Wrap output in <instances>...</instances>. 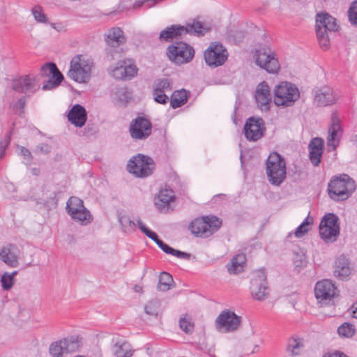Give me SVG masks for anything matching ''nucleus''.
<instances>
[{
	"instance_id": "obj_14",
	"label": "nucleus",
	"mask_w": 357,
	"mask_h": 357,
	"mask_svg": "<svg viewBox=\"0 0 357 357\" xmlns=\"http://www.w3.org/2000/svg\"><path fill=\"white\" fill-rule=\"evenodd\" d=\"M266 130L265 122L261 117L248 118L243 127L245 137L249 142L259 140L264 136Z\"/></svg>"
},
{
	"instance_id": "obj_40",
	"label": "nucleus",
	"mask_w": 357,
	"mask_h": 357,
	"mask_svg": "<svg viewBox=\"0 0 357 357\" xmlns=\"http://www.w3.org/2000/svg\"><path fill=\"white\" fill-rule=\"evenodd\" d=\"M337 333L341 337H351L355 333V328L354 325L349 323H344L338 327Z\"/></svg>"
},
{
	"instance_id": "obj_44",
	"label": "nucleus",
	"mask_w": 357,
	"mask_h": 357,
	"mask_svg": "<svg viewBox=\"0 0 357 357\" xmlns=\"http://www.w3.org/2000/svg\"><path fill=\"white\" fill-rule=\"evenodd\" d=\"M338 220V217L336 215L328 213L324 216L320 224H324L326 227H336V226H340Z\"/></svg>"
},
{
	"instance_id": "obj_3",
	"label": "nucleus",
	"mask_w": 357,
	"mask_h": 357,
	"mask_svg": "<svg viewBox=\"0 0 357 357\" xmlns=\"http://www.w3.org/2000/svg\"><path fill=\"white\" fill-rule=\"evenodd\" d=\"M355 189L354 181L347 174L333 177L328 185V195L335 201L346 200Z\"/></svg>"
},
{
	"instance_id": "obj_50",
	"label": "nucleus",
	"mask_w": 357,
	"mask_h": 357,
	"mask_svg": "<svg viewBox=\"0 0 357 357\" xmlns=\"http://www.w3.org/2000/svg\"><path fill=\"white\" fill-rule=\"evenodd\" d=\"M119 221L121 226L126 229L128 228V227H130L131 228H133L135 226V222L131 220L129 217L126 215H119Z\"/></svg>"
},
{
	"instance_id": "obj_21",
	"label": "nucleus",
	"mask_w": 357,
	"mask_h": 357,
	"mask_svg": "<svg viewBox=\"0 0 357 357\" xmlns=\"http://www.w3.org/2000/svg\"><path fill=\"white\" fill-rule=\"evenodd\" d=\"M137 68L130 60L119 61L111 70V75L116 79L130 80L137 73Z\"/></svg>"
},
{
	"instance_id": "obj_18",
	"label": "nucleus",
	"mask_w": 357,
	"mask_h": 357,
	"mask_svg": "<svg viewBox=\"0 0 357 357\" xmlns=\"http://www.w3.org/2000/svg\"><path fill=\"white\" fill-rule=\"evenodd\" d=\"M12 89L20 93L33 94L39 89L33 75H25L14 78L12 82Z\"/></svg>"
},
{
	"instance_id": "obj_46",
	"label": "nucleus",
	"mask_w": 357,
	"mask_h": 357,
	"mask_svg": "<svg viewBox=\"0 0 357 357\" xmlns=\"http://www.w3.org/2000/svg\"><path fill=\"white\" fill-rule=\"evenodd\" d=\"M349 20L351 24L357 26V0L354 1L348 10Z\"/></svg>"
},
{
	"instance_id": "obj_23",
	"label": "nucleus",
	"mask_w": 357,
	"mask_h": 357,
	"mask_svg": "<svg viewBox=\"0 0 357 357\" xmlns=\"http://www.w3.org/2000/svg\"><path fill=\"white\" fill-rule=\"evenodd\" d=\"M337 99L334 90L329 86H325L314 91V101L317 106L331 105Z\"/></svg>"
},
{
	"instance_id": "obj_37",
	"label": "nucleus",
	"mask_w": 357,
	"mask_h": 357,
	"mask_svg": "<svg viewBox=\"0 0 357 357\" xmlns=\"http://www.w3.org/2000/svg\"><path fill=\"white\" fill-rule=\"evenodd\" d=\"M172 90L171 83L169 79L163 78L156 79L153 83V92L165 93Z\"/></svg>"
},
{
	"instance_id": "obj_31",
	"label": "nucleus",
	"mask_w": 357,
	"mask_h": 357,
	"mask_svg": "<svg viewBox=\"0 0 357 357\" xmlns=\"http://www.w3.org/2000/svg\"><path fill=\"white\" fill-rule=\"evenodd\" d=\"M319 234L321 238L326 243H332L337 240L340 234V226L336 227H326L324 224L319 225Z\"/></svg>"
},
{
	"instance_id": "obj_9",
	"label": "nucleus",
	"mask_w": 357,
	"mask_h": 357,
	"mask_svg": "<svg viewBox=\"0 0 357 357\" xmlns=\"http://www.w3.org/2000/svg\"><path fill=\"white\" fill-rule=\"evenodd\" d=\"M154 169L153 160L142 154L132 156L127 165L128 171L137 178H145L151 175Z\"/></svg>"
},
{
	"instance_id": "obj_51",
	"label": "nucleus",
	"mask_w": 357,
	"mask_h": 357,
	"mask_svg": "<svg viewBox=\"0 0 357 357\" xmlns=\"http://www.w3.org/2000/svg\"><path fill=\"white\" fill-rule=\"evenodd\" d=\"M154 100L155 102L160 104H166L169 100V97L165 94V93H156L153 92Z\"/></svg>"
},
{
	"instance_id": "obj_59",
	"label": "nucleus",
	"mask_w": 357,
	"mask_h": 357,
	"mask_svg": "<svg viewBox=\"0 0 357 357\" xmlns=\"http://www.w3.org/2000/svg\"><path fill=\"white\" fill-rule=\"evenodd\" d=\"M135 291L136 292H139L140 291H142V287H139V286L136 285V286L135 287Z\"/></svg>"
},
{
	"instance_id": "obj_60",
	"label": "nucleus",
	"mask_w": 357,
	"mask_h": 357,
	"mask_svg": "<svg viewBox=\"0 0 357 357\" xmlns=\"http://www.w3.org/2000/svg\"><path fill=\"white\" fill-rule=\"evenodd\" d=\"M17 271H13L11 274H8V275H12V280L14 282V276L17 275Z\"/></svg>"
},
{
	"instance_id": "obj_43",
	"label": "nucleus",
	"mask_w": 357,
	"mask_h": 357,
	"mask_svg": "<svg viewBox=\"0 0 357 357\" xmlns=\"http://www.w3.org/2000/svg\"><path fill=\"white\" fill-rule=\"evenodd\" d=\"M160 305V301L158 300H152L145 305L144 311L150 316L157 317L158 314Z\"/></svg>"
},
{
	"instance_id": "obj_1",
	"label": "nucleus",
	"mask_w": 357,
	"mask_h": 357,
	"mask_svg": "<svg viewBox=\"0 0 357 357\" xmlns=\"http://www.w3.org/2000/svg\"><path fill=\"white\" fill-rule=\"evenodd\" d=\"M268 181L274 186H280L287 178L285 160L277 152L271 153L266 161Z\"/></svg>"
},
{
	"instance_id": "obj_8",
	"label": "nucleus",
	"mask_w": 357,
	"mask_h": 357,
	"mask_svg": "<svg viewBox=\"0 0 357 357\" xmlns=\"http://www.w3.org/2000/svg\"><path fill=\"white\" fill-rule=\"evenodd\" d=\"M255 63L268 73L276 74L280 69L277 55L268 46L260 47L254 54Z\"/></svg>"
},
{
	"instance_id": "obj_49",
	"label": "nucleus",
	"mask_w": 357,
	"mask_h": 357,
	"mask_svg": "<svg viewBox=\"0 0 357 357\" xmlns=\"http://www.w3.org/2000/svg\"><path fill=\"white\" fill-rule=\"evenodd\" d=\"M294 264L296 268H301L306 265V257L304 254L296 253L294 257Z\"/></svg>"
},
{
	"instance_id": "obj_2",
	"label": "nucleus",
	"mask_w": 357,
	"mask_h": 357,
	"mask_svg": "<svg viewBox=\"0 0 357 357\" xmlns=\"http://www.w3.org/2000/svg\"><path fill=\"white\" fill-rule=\"evenodd\" d=\"M94 63L92 59L77 55L70 61L68 77L79 83H87L91 78Z\"/></svg>"
},
{
	"instance_id": "obj_32",
	"label": "nucleus",
	"mask_w": 357,
	"mask_h": 357,
	"mask_svg": "<svg viewBox=\"0 0 357 357\" xmlns=\"http://www.w3.org/2000/svg\"><path fill=\"white\" fill-rule=\"evenodd\" d=\"M245 263V256L244 255H237L234 256L229 264L227 265V270L229 273H238L243 271V265Z\"/></svg>"
},
{
	"instance_id": "obj_39",
	"label": "nucleus",
	"mask_w": 357,
	"mask_h": 357,
	"mask_svg": "<svg viewBox=\"0 0 357 357\" xmlns=\"http://www.w3.org/2000/svg\"><path fill=\"white\" fill-rule=\"evenodd\" d=\"M31 14L38 23L47 24L48 18L40 5H36L31 8Z\"/></svg>"
},
{
	"instance_id": "obj_30",
	"label": "nucleus",
	"mask_w": 357,
	"mask_h": 357,
	"mask_svg": "<svg viewBox=\"0 0 357 357\" xmlns=\"http://www.w3.org/2000/svg\"><path fill=\"white\" fill-rule=\"evenodd\" d=\"M106 43L112 47H118L126 42L123 31L119 27H113L109 30L105 38Z\"/></svg>"
},
{
	"instance_id": "obj_34",
	"label": "nucleus",
	"mask_w": 357,
	"mask_h": 357,
	"mask_svg": "<svg viewBox=\"0 0 357 357\" xmlns=\"http://www.w3.org/2000/svg\"><path fill=\"white\" fill-rule=\"evenodd\" d=\"M188 98V96L185 90L174 91L171 97L170 105L174 109L180 107L187 102Z\"/></svg>"
},
{
	"instance_id": "obj_38",
	"label": "nucleus",
	"mask_w": 357,
	"mask_h": 357,
	"mask_svg": "<svg viewBox=\"0 0 357 357\" xmlns=\"http://www.w3.org/2000/svg\"><path fill=\"white\" fill-rule=\"evenodd\" d=\"M114 348V354L116 357H131L132 356L130 345L127 342H123L121 344H116Z\"/></svg>"
},
{
	"instance_id": "obj_55",
	"label": "nucleus",
	"mask_w": 357,
	"mask_h": 357,
	"mask_svg": "<svg viewBox=\"0 0 357 357\" xmlns=\"http://www.w3.org/2000/svg\"><path fill=\"white\" fill-rule=\"evenodd\" d=\"M20 154L24 159H28L29 162L32 160V155L30 151L24 146H21L20 148Z\"/></svg>"
},
{
	"instance_id": "obj_26",
	"label": "nucleus",
	"mask_w": 357,
	"mask_h": 357,
	"mask_svg": "<svg viewBox=\"0 0 357 357\" xmlns=\"http://www.w3.org/2000/svg\"><path fill=\"white\" fill-rule=\"evenodd\" d=\"M67 116L68 121L76 127L81 128L87 120V112L82 105L75 104L70 109Z\"/></svg>"
},
{
	"instance_id": "obj_13",
	"label": "nucleus",
	"mask_w": 357,
	"mask_h": 357,
	"mask_svg": "<svg viewBox=\"0 0 357 357\" xmlns=\"http://www.w3.org/2000/svg\"><path fill=\"white\" fill-rule=\"evenodd\" d=\"M129 132L135 140L146 139L151 135L152 123L148 118L138 116L130 123Z\"/></svg>"
},
{
	"instance_id": "obj_52",
	"label": "nucleus",
	"mask_w": 357,
	"mask_h": 357,
	"mask_svg": "<svg viewBox=\"0 0 357 357\" xmlns=\"http://www.w3.org/2000/svg\"><path fill=\"white\" fill-rule=\"evenodd\" d=\"M51 149V146L45 143L39 144L36 147V151L42 154H47L50 153Z\"/></svg>"
},
{
	"instance_id": "obj_16",
	"label": "nucleus",
	"mask_w": 357,
	"mask_h": 357,
	"mask_svg": "<svg viewBox=\"0 0 357 357\" xmlns=\"http://www.w3.org/2000/svg\"><path fill=\"white\" fill-rule=\"evenodd\" d=\"M336 291L337 287L331 280H322L315 284V298L321 305L329 304L337 294Z\"/></svg>"
},
{
	"instance_id": "obj_6",
	"label": "nucleus",
	"mask_w": 357,
	"mask_h": 357,
	"mask_svg": "<svg viewBox=\"0 0 357 357\" xmlns=\"http://www.w3.org/2000/svg\"><path fill=\"white\" fill-rule=\"evenodd\" d=\"M221 225L222 222L216 216H203L192 220L189 229L196 237L206 238L215 233Z\"/></svg>"
},
{
	"instance_id": "obj_5",
	"label": "nucleus",
	"mask_w": 357,
	"mask_h": 357,
	"mask_svg": "<svg viewBox=\"0 0 357 357\" xmlns=\"http://www.w3.org/2000/svg\"><path fill=\"white\" fill-rule=\"evenodd\" d=\"M336 19L326 13H319L316 16V34L321 48L328 49L330 46L328 33L337 31Z\"/></svg>"
},
{
	"instance_id": "obj_35",
	"label": "nucleus",
	"mask_w": 357,
	"mask_h": 357,
	"mask_svg": "<svg viewBox=\"0 0 357 357\" xmlns=\"http://www.w3.org/2000/svg\"><path fill=\"white\" fill-rule=\"evenodd\" d=\"M303 341L301 338L291 337L288 340L287 351L291 356L299 355L303 349Z\"/></svg>"
},
{
	"instance_id": "obj_22",
	"label": "nucleus",
	"mask_w": 357,
	"mask_h": 357,
	"mask_svg": "<svg viewBox=\"0 0 357 357\" xmlns=\"http://www.w3.org/2000/svg\"><path fill=\"white\" fill-rule=\"evenodd\" d=\"M255 98L257 106L261 111H269L272 101V96L271 93V89L265 81L260 82L257 85L255 91Z\"/></svg>"
},
{
	"instance_id": "obj_24",
	"label": "nucleus",
	"mask_w": 357,
	"mask_h": 357,
	"mask_svg": "<svg viewBox=\"0 0 357 357\" xmlns=\"http://www.w3.org/2000/svg\"><path fill=\"white\" fill-rule=\"evenodd\" d=\"M354 271L353 264L349 258L344 255H341L335 261L334 266V275L335 277L340 279H347Z\"/></svg>"
},
{
	"instance_id": "obj_11",
	"label": "nucleus",
	"mask_w": 357,
	"mask_h": 357,
	"mask_svg": "<svg viewBox=\"0 0 357 357\" xmlns=\"http://www.w3.org/2000/svg\"><path fill=\"white\" fill-rule=\"evenodd\" d=\"M66 211L72 219L82 225H86L93 220V217L90 211L84 207L83 201L77 197H70L66 204Z\"/></svg>"
},
{
	"instance_id": "obj_58",
	"label": "nucleus",
	"mask_w": 357,
	"mask_h": 357,
	"mask_svg": "<svg viewBox=\"0 0 357 357\" xmlns=\"http://www.w3.org/2000/svg\"><path fill=\"white\" fill-rule=\"evenodd\" d=\"M31 172L34 175H38L39 172H40V170L38 169H36V168H33L31 169Z\"/></svg>"
},
{
	"instance_id": "obj_7",
	"label": "nucleus",
	"mask_w": 357,
	"mask_h": 357,
	"mask_svg": "<svg viewBox=\"0 0 357 357\" xmlns=\"http://www.w3.org/2000/svg\"><path fill=\"white\" fill-rule=\"evenodd\" d=\"M299 97L298 88L290 82H281L274 89V102L278 106H292Z\"/></svg>"
},
{
	"instance_id": "obj_20",
	"label": "nucleus",
	"mask_w": 357,
	"mask_h": 357,
	"mask_svg": "<svg viewBox=\"0 0 357 357\" xmlns=\"http://www.w3.org/2000/svg\"><path fill=\"white\" fill-rule=\"evenodd\" d=\"M79 347V342L73 337L64 338L51 344L50 354L53 357H61L65 354L75 351Z\"/></svg>"
},
{
	"instance_id": "obj_36",
	"label": "nucleus",
	"mask_w": 357,
	"mask_h": 357,
	"mask_svg": "<svg viewBox=\"0 0 357 357\" xmlns=\"http://www.w3.org/2000/svg\"><path fill=\"white\" fill-rule=\"evenodd\" d=\"M173 282L172 276L169 273L162 272L159 276V282L157 288L159 291H166L170 289Z\"/></svg>"
},
{
	"instance_id": "obj_41",
	"label": "nucleus",
	"mask_w": 357,
	"mask_h": 357,
	"mask_svg": "<svg viewBox=\"0 0 357 357\" xmlns=\"http://www.w3.org/2000/svg\"><path fill=\"white\" fill-rule=\"evenodd\" d=\"M137 226L139 229L143 232L146 236L153 240L156 244L160 241L158 238L157 234L149 228H147L145 225L142 222L140 218L137 220Z\"/></svg>"
},
{
	"instance_id": "obj_4",
	"label": "nucleus",
	"mask_w": 357,
	"mask_h": 357,
	"mask_svg": "<svg viewBox=\"0 0 357 357\" xmlns=\"http://www.w3.org/2000/svg\"><path fill=\"white\" fill-rule=\"evenodd\" d=\"M208 31L202 23L194 20L192 24H187L186 26L171 25L167 27L160 32L159 38L161 41L168 42L187 33L197 36H204Z\"/></svg>"
},
{
	"instance_id": "obj_54",
	"label": "nucleus",
	"mask_w": 357,
	"mask_h": 357,
	"mask_svg": "<svg viewBox=\"0 0 357 357\" xmlns=\"http://www.w3.org/2000/svg\"><path fill=\"white\" fill-rule=\"evenodd\" d=\"M26 104V100L24 97H22L20 98L17 102L14 105V109L16 112H18V111H20V114L23 112V109L24 108Z\"/></svg>"
},
{
	"instance_id": "obj_42",
	"label": "nucleus",
	"mask_w": 357,
	"mask_h": 357,
	"mask_svg": "<svg viewBox=\"0 0 357 357\" xmlns=\"http://www.w3.org/2000/svg\"><path fill=\"white\" fill-rule=\"evenodd\" d=\"M179 326L185 333H191L194 330V323L187 314L180 318Z\"/></svg>"
},
{
	"instance_id": "obj_45",
	"label": "nucleus",
	"mask_w": 357,
	"mask_h": 357,
	"mask_svg": "<svg viewBox=\"0 0 357 357\" xmlns=\"http://www.w3.org/2000/svg\"><path fill=\"white\" fill-rule=\"evenodd\" d=\"M312 222V220L310 221L309 218H306L304 221L296 229L295 236L298 238L303 236L309 231V226Z\"/></svg>"
},
{
	"instance_id": "obj_33",
	"label": "nucleus",
	"mask_w": 357,
	"mask_h": 357,
	"mask_svg": "<svg viewBox=\"0 0 357 357\" xmlns=\"http://www.w3.org/2000/svg\"><path fill=\"white\" fill-rule=\"evenodd\" d=\"M157 245L158 247L165 253L174 255L179 259H183L185 260H189L191 257V255L190 253H187L178 250H176L169 245L164 243L162 240H160Z\"/></svg>"
},
{
	"instance_id": "obj_56",
	"label": "nucleus",
	"mask_w": 357,
	"mask_h": 357,
	"mask_svg": "<svg viewBox=\"0 0 357 357\" xmlns=\"http://www.w3.org/2000/svg\"><path fill=\"white\" fill-rule=\"evenodd\" d=\"M324 357H347L344 353L340 351H335L333 354H328L324 356Z\"/></svg>"
},
{
	"instance_id": "obj_29",
	"label": "nucleus",
	"mask_w": 357,
	"mask_h": 357,
	"mask_svg": "<svg viewBox=\"0 0 357 357\" xmlns=\"http://www.w3.org/2000/svg\"><path fill=\"white\" fill-rule=\"evenodd\" d=\"M174 199V192L171 189H162L155 199V204L159 210L168 208L169 203Z\"/></svg>"
},
{
	"instance_id": "obj_48",
	"label": "nucleus",
	"mask_w": 357,
	"mask_h": 357,
	"mask_svg": "<svg viewBox=\"0 0 357 357\" xmlns=\"http://www.w3.org/2000/svg\"><path fill=\"white\" fill-rule=\"evenodd\" d=\"M2 288L4 290H9L13 285L14 282L12 280V275H8V273H4L1 278Z\"/></svg>"
},
{
	"instance_id": "obj_53",
	"label": "nucleus",
	"mask_w": 357,
	"mask_h": 357,
	"mask_svg": "<svg viewBox=\"0 0 357 357\" xmlns=\"http://www.w3.org/2000/svg\"><path fill=\"white\" fill-rule=\"evenodd\" d=\"M10 136L7 135L6 138L0 142V158L4 155L6 147L10 144Z\"/></svg>"
},
{
	"instance_id": "obj_25",
	"label": "nucleus",
	"mask_w": 357,
	"mask_h": 357,
	"mask_svg": "<svg viewBox=\"0 0 357 357\" xmlns=\"http://www.w3.org/2000/svg\"><path fill=\"white\" fill-rule=\"evenodd\" d=\"M0 259L9 267H17L19 265L17 247L10 243L3 245L0 248Z\"/></svg>"
},
{
	"instance_id": "obj_12",
	"label": "nucleus",
	"mask_w": 357,
	"mask_h": 357,
	"mask_svg": "<svg viewBox=\"0 0 357 357\" xmlns=\"http://www.w3.org/2000/svg\"><path fill=\"white\" fill-rule=\"evenodd\" d=\"M241 323V317L235 312L225 310L216 318L215 326L217 331L220 333H231L236 331Z\"/></svg>"
},
{
	"instance_id": "obj_15",
	"label": "nucleus",
	"mask_w": 357,
	"mask_h": 357,
	"mask_svg": "<svg viewBox=\"0 0 357 357\" xmlns=\"http://www.w3.org/2000/svg\"><path fill=\"white\" fill-rule=\"evenodd\" d=\"M250 283L252 296L255 299L262 301L268 297L269 288L267 285L266 275L264 269L255 271Z\"/></svg>"
},
{
	"instance_id": "obj_19",
	"label": "nucleus",
	"mask_w": 357,
	"mask_h": 357,
	"mask_svg": "<svg viewBox=\"0 0 357 357\" xmlns=\"http://www.w3.org/2000/svg\"><path fill=\"white\" fill-rule=\"evenodd\" d=\"M43 76L50 77V79L43 84V90L53 89L60 85L63 79V75L58 69L54 63H47L41 67Z\"/></svg>"
},
{
	"instance_id": "obj_61",
	"label": "nucleus",
	"mask_w": 357,
	"mask_h": 357,
	"mask_svg": "<svg viewBox=\"0 0 357 357\" xmlns=\"http://www.w3.org/2000/svg\"><path fill=\"white\" fill-rule=\"evenodd\" d=\"M119 92L122 94H124L126 93V91L125 89H121Z\"/></svg>"
},
{
	"instance_id": "obj_28",
	"label": "nucleus",
	"mask_w": 357,
	"mask_h": 357,
	"mask_svg": "<svg viewBox=\"0 0 357 357\" xmlns=\"http://www.w3.org/2000/svg\"><path fill=\"white\" fill-rule=\"evenodd\" d=\"M332 123L328 129V145L333 146L335 149L338 144L339 136L342 132L340 120L337 112L332 114Z\"/></svg>"
},
{
	"instance_id": "obj_47",
	"label": "nucleus",
	"mask_w": 357,
	"mask_h": 357,
	"mask_svg": "<svg viewBox=\"0 0 357 357\" xmlns=\"http://www.w3.org/2000/svg\"><path fill=\"white\" fill-rule=\"evenodd\" d=\"M162 1L163 0H136L133 5V8H138L143 5H146V7L149 8Z\"/></svg>"
},
{
	"instance_id": "obj_27",
	"label": "nucleus",
	"mask_w": 357,
	"mask_h": 357,
	"mask_svg": "<svg viewBox=\"0 0 357 357\" xmlns=\"http://www.w3.org/2000/svg\"><path fill=\"white\" fill-rule=\"evenodd\" d=\"M323 146L324 140L319 137L313 138L308 145L310 160L314 166H318L321 162Z\"/></svg>"
},
{
	"instance_id": "obj_10",
	"label": "nucleus",
	"mask_w": 357,
	"mask_h": 357,
	"mask_svg": "<svg viewBox=\"0 0 357 357\" xmlns=\"http://www.w3.org/2000/svg\"><path fill=\"white\" fill-rule=\"evenodd\" d=\"M169 59L176 64H183L191 61L195 55L192 47L183 42H176L167 48Z\"/></svg>"
},
{
	"instance_id": "obj_17",
	"label": "nucleus",
	"mask_w": 357,
	"mask_h": 357,
	"mask_svg": "<svg viewBox=\"0 0 357 357\" xmlns=\"http://www.w3.org/2000/svg\"><path fill=\"white\" fill-rule=\"evenodd\" d=\"M206 63L210 67H218L223 65L227 59V50L220 43L211 45L204 52Z\"/></svg>"
},
{
	"instance_id": "obj_57",
	"label": "nucleus",
	"mask_w": 357,
	"mask_h": 357,
	"mask_svg": "<svg viewBox=\"0 0 357 357\" xmlns=\"http://www.w3.org/2000/svg\"><path fill=\"white\" fill-rule=\"evenodd\" d=\"M352 317L355 319H357V301L354 303L351 307Z\"/></svg>"
}]
</instances>
